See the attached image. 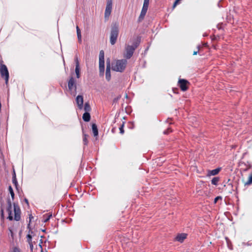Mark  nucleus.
Masks as SVG:
<instances>
[{
  "instance_id": "19",
  "label": "nucleus",
  "mask_w": 252,
  "mask_h": 252,
  "mask_svg": "<svg viewBox=\"0 0 252 252\" xmlns=\"http://www.w3.org/2000/svg\"><path fill=\"white\" fill-rule=\"evenodd\" d=\"M77 36L78 42L80 43L82 42L81 32L78 26L76 27Z\"/></svg>"
},
{
  "instance_id": "37",
  "label": "nucleus",
  "mask_w": 252,
  "mask_h": 252,
  "mask_svg": "<svg viewBox=\"0 0 252 252\" xmlns=\"http://www.w3.org/2000/svg\"><path fill=\"white\" fill-rule=\"evenodd\" d=\"M51 217H52V215L48 216L46 218L44 219V222H47L50 220V219Z\"/></svg>"
},
{
  "instance_id": "24",
  "label": "nucleus",
  "mask_w": 252,
  "mask_h": 252,
  "mask_svg": "<svg viewBox=\"0 0 252 252\" xmlns=\"http://www.w3.org/2000/svg\"><path fill=\"white\" fill-rule=\"evenodd\" d=\"M99 75L103 76L104 73L105 66H99Z\"/></svg>"
},
{
  "instance_id": "20",
  "label": "nucleus",
  "mask_w": 252,
  "mask_h": 252,
  "mask_svg": "<svg viewBox=\"0 0 252 252\" xmlns=\"http://www.w3.org/2000/svg\"><path fill=\"white\" fill-rule=\"evenodd\" d=\"M244 165L245 166V167L244 168L243 170L244 171H248L249 169H251V168H252V164H251V163L249 161H247V162L246 163H244Z\"/></svg>"
},
{
  "instance_id": "33",
  "label": "nucleus",
  "mask_w": 252,
  "mask_h": 252,
  "mask_svg": "<svg viewBox=\"0 0 252 252\" xmlns=\"http://www.w3.org/2000/svg\"><path fill=\"white\" fill-rule=\"evenodd\" d=\"M124 123H123V124L122 125V126L119 127L120 132L121 134H124V132H125L124 129Z\"/></svg>"
},
{
  "instance_id": "31",
  "label": "nucleus",
  "mask_w": 252,
  "mask_h": 252,
  "mask_svg": "<svg viewBox=\"0 0 252 252\" xmlns=\"http://www.w3.org/2000/svg\"><path fill=\"white\" fill-rule=\"evenodd\" d=\"M11 252H21V251L18 247H14Z\"/></svg>"
},
{
  "instance_id": "15",
  "label": "nucleus",
  "mask_w": 252,
  "mask_h": 252,
  "mask_svg": "<svg viewBox=\"0 0 252 252\" xmlns=\"http://www.w3.org/2000/svg\"><path fill=\"white\" fill-rule=\"evenodd\" d=\"M221 170L220 167L216 168L212 170H208L207 173L208 176H215L217 175Z\"/></svg>"
},
{
  "instance_id": "3",
  "label": "nucleus",
  "mask_w": 252,
  "mask_h": 252,
  "mask_svg": "<svg viewBox=\"0 0 252 252\" xmlns=\"http://www.w3.org/2000/svg\"><path fill=\"white\" fill-rule=\"evenodd\" d=\"M119 33V26L115 24L111 28L110 42L112 45H114L117 40Z\"/></svg>"
},
{
  "instance_id": "40",
  "label": "nucleus",
  "mask_w": 252,
  "mask_h": 252,
  "mask_svg": "<svg viewBox=\"0 0 252 252\" xmlns=\"http://www.w3.org/2000/svg\"><path fill=\"white\" fill-rule=\"evenodd\" d=\"M200 46L199 45H198L197 46L198 50H197V51H194V52H193V55H197V53L198 52V51H199V49H200Z\"/></svg>"
},
{
  "instance_id": "43",
  "label": "nucleus",
  "mask_w": 252,
  "mask_h": 252,
  "mask_svg": "<svg viewBox=\"0 0 252 252\" xmlns=\"http://www.w3.org/2000/svg\"><path fill=\"white\" fill-rule=\"evenodd\" d=\"M149 4V0H144L143 4L148 5Z\"/></svg>"
},
{
  "instance_id": "45",
  "label": "nucleus",
  "mask_w": 252,
  "mask_h": 252,
  "mask_svg": "<svg viewBox=\"0 0 252 252\" xmlns=\"http://www.w3.org/2000/svg\"><path fill=\"white\" fill-rule=\"evenodd\" d=\"M149 46L147 47V48L145 49V50L144 51V54L147 53L148 50H149Z\"/></svg>"
},
{
  "instance_id": "11",
  "label": "nucleus",
  "mask_w": 252,
  "mask_h": 252,
  "mask_svg": "<svg viewBox=\"0 0 252 252\" xmlns=\"http://www.w3.org/2000/svg\"><path fill=\"white\" fill-rule=\"evenodd\" d=\"M148 5L143 4L140 16L138 18V22H141L143 20L148 8Z\"/></svg>"
},
{
  "instance_id": "18",
  "label": "nucleus",
  "mask_w": 252,
  "mask_h": 252,
  "mask_svg": "<svg viewBox=\"0 0 252 252\" xmlns=\"http://www.w3.org/2000/svg\"><path fill=\"white\" fill-rule=\"evenodd\" d=\"M92 128L94 136H97L98 135V131L96 125L95 124H93L92 125Z\"/></svg>"
},
{
  "instance_id": "1",
  "label": "nucleus",
  "mask_w": 252,
  "mask_h": 252,
  "mask_svg": "<svg viewBox=\"0 0 252 252\" xmlns=\"http://www.w3.org/2000/svg\"><path fill=\"white\" fill-rule=\"evenodd\" d=\"M7 207L6 208V212L8 214V216L7 219L9 220H15L17 221H19L21 219V209L17 203H13V208H14V217H13L12 216V203L10 198H8L7 200Z\"/></svg>"
},
{
  "instance_id": "8",
  "label": "nucleus",
  "mask_w": 252,
  "mask_h": 252,
  "mask_svg": "<svg viewBox=\"0 0 252 252\" xmlns=\"http://www.w3.org/2000/svg\"><path fill=\"white\" fill-rule=\"evenodd\" d=\"M112 8V0H107V4L105 10V17H108L111 12Z\"/></svg>"
},
{
  "instance_id": "22",
  "label": "nucleus",
  "mask_w": 252,
  "mask_h": 252,
  "mask_svg": "<svg viewBox=\"0 0 252 252\" xmlns=\"http://www.w3.org/2000/svg\"><path fill=\"white\" fill-rule=\"evenodd\" d=\"M220 181V178L218 177H214L211 180V183L213 185H217L218 184V182Z\"/></svg>"
},
{
  "instance_id": "48",
  "label": "nucleus",
  "mask_w": 252,
  "mask_h": 252,
  "mask_svg": "<svg viewBox=\"0 0 252 252\" xmlns=\"http://www.w3.org/2000/svg\"><path fill=\"white\" fill-rule=\"evenodd\" d=\"M63 63H64V64H65V61L64 60H63Z\"/></svg>"
},
{
  "instance_id": "29",
  "label": "nucleus",
  "mask_w": 252,
  "mask_h": 252,
  "mask_svg": "<svg viewBox=\"0 0 252 252\" xmlns=\"http://www.w3.org/2000/svg\"><path fill=\"white\" fill-rule=\"evenodd\" d=\"M12 183L15 186L16 189L18 190V183L17 179H12Z\"/></svg>"
},
{
  "instance_id": "35",
  "label": "nucleus",
  "mask_w": 252,
  "mask_h": 252,
  "mask_svg": "<svg viewBox=\"0 0 252 252\" xmlns=\"http://www.w3.org/2000/svg\"><path fill=\"white\" fill-rule=\"evenodd\" d=\"M99 66H105L104 60H99Z\"/></svg>"
},
{
  "instance_id": "16",
  "label": "nucleus",
  "mask_w": 252,
  "mask_h": 252,
  "mask_svg": "<svg viewBox=\"0 0 252 252\" xmlns=\"http://www.w3.org/2000/svg\"><path fill=\"white\" fill-rule=\"evenodd\" d=\"M224 189L227 190L229 193H232L234 191L233 185L231 183H228L227 185H224Z\"/></svg>"
},
{
  "instance_id": "23",
  "label": "nucleus",
  "mask_w": 252,
  "mask_h": 252,
  "mask_svg": "<svg viewBox=\"0 0 252 252\" xmlns=\"http://www.w3.org/2000/svg\"><path fill=\"white\" fill-rule=\"evenodd\" d=\"M8 190H9V193H10V194L11 195L12 199L14 200L15 194H14V191L13 190V189H12V188L11 187V186H9L8 187Z\"/></svg>"
},
{
  "instance_id": "6",
  "label": "nucleus",
  "mask_w": 252,
  "mask_h": 252,
  "mask_svg": "<svg viewBox=\"0 0 252 252\" xmlns=\"http://www.w3.org/2000/svg\"><path fill=\"white\" fill-rule=\"evenodd\" d=\"M135 50L133 47L130 46L129 45H126L125 47L126 53L124 54V57L126 59H129L133 56L134 52Z\"/></svg>"
},
{
  "instance_id": "5",
  "label": "nucleus",
  "mask_w": 252,
  "mask_h": 252,
  "mask_svg": "<svg viewBox=\"0 0 252 252\" xmlns=\"http://www.w3.org/2000/svg\"><path fill=\"white\" fill-rule=\"evenodd\" d=\"M32 219H33V216H32V214H30L29 216V223L28 224V226H27L28 228L29 229V231L28 234H27V235L26 236L27 241L29 245L33 244V242L32 241V234H33V232L31 229V228H30V223Z\"/></svg>"
},
{
  "instance_id": "10",
  "label": "nucleus",
  "mask_w": 252,
  "mask_h": 252,
  "mask_svg": "<svg viewBox=\"0 0 252 252\" xmlns=\"http://www.w3.org/2000/svg\"><path fill=\"white\" fill-rule=\"evenodd\" d=\"M68 88L69 91H71L73 89L76 90V84L75 80L73 77H71L68 81Z\"/></svg>"
},
{
  "instance_id": "25",
  "label": "nucleus",
  "mask_w": 252,
  "mask_h": 252,
  "mask_svg": "<svg viewBox=\"0 0 252 252\" xmlns=\"http://www.w3.org/2000/svg\"><path fill=\"white\" fill-rule=\"evenodd\" d=\"M88 136H89L88 135H87L85 133H83V141L84 145H88V141L87 137Z\"/></svg>"
},
{
  "instance_id": "42",
  "label": "nucleus",
  "mask_w": 252,
  "mask_h": 252,
  "mask_svg": "<svg viewBox=\"0 0 252 252\" xmlns=\"http://www.w3.org/2000/svg\"><path fill=\"white\" fill-rule=\"evenodd\" d=\"M24 201L27 204V206L29 207V201H28V199H27L26 198H25L24 199Z\"/></svg>"
},
{
  "instance_id": "28",
  "label": "nucleus",
  "mask_w": 252,
  "mask_h": 252,
  "mask_svg": "<svg viewBox=\"0 0 252 252\" xmlns=\"http://www.w3.org/2000/svg\"><path fill=\"white\" fill-rule=\"evenodd\" d=\"M99 60H104V53L103 50H101L99 52Z\"/></svg>"
},
{
  "instance_id": "34",
  "label": "nucleus",
  "mask_w": 252,
  "mask_h": 252,
  "mask_svg": "<svg viewBox=\"0 0 252 252\" xmlns=\"http://www.w3.org/2000/svg\"><path fill=\"white\" fill-rule=\"evenodd\" d=\"M171 132H172V130H171V129L170 127H169L167 129L163 131V134H168L169 133H170Z\"/></svg>"
},
{
  "instance_id": "47",
  "label": "nucleus",
  "mask_w": 252,
  "mask_h": 252,
  "mask_svg": "<svg viewBox=\"0 0 252 252\" xmlns=\"http://www.w3.org/2000/svg\"><path fill=\"white\" fill-rule=\"evenodd\" d=\"M11 235L12 236L13 235V232L11 231Z\"/></svg>"
},
{
  "instance_id": "44",
  "label": "nucleus",
  "mask_w": 252,
  "mask_h": 252,
  "mask_svg": "<svg viewBox=\"0 0 252 252\" xmlns=\"http://www.w3.org/2000/svg\"><path fill=\"white\" fill-rule=\"evenodd\" d=\"M1 216L2 218L4 217V212L2 209H1Z\"/></svg>"
},
{
  "instance_id": "49",
  "label": "nucleus",
  "mask_w": 252,
  "mask_h": 252,
  "mask_svg": "<svg viewBox=\"0 0 252 252\" xmlns=\"http://www.w3.org/2000/svg\"><path fill=\"white\" fill-rule=\"evenodd\" d=\"M166 122H168V119L166 120Z\"/></svg>"
},
{
  "instance_id": "7",
  "label": "nucleus",
  "mask_w": 252,
  "mask_h": 252,
  "mask_svg": "<svg viewBox=\"0 0 252 252\" xmlns=\"http://www.w3.org/2000/svg\"><path fill=\"white\" fill-rule=\"evenodd\" d=\"M179 86L182 91H186L188 90V84L189 82L186 79H181L178 81Z\"/></svg>"
},
{
  "instance_id": "14",
  "label": "nucleus",
  "mask_w": 252,
  "mask_h": 252,
  "mask_svg": "<svg viewBox=\"0 0 252 252\" xmlns=\"http://www.w3.org/2000/svg\"><path fill=\"white\" fill-rule=\"evenodd\" d=\"M187 237V234L186 233H180L178 234L175 238V239L177 241H178L180 243H182L184 240L186 239Z\"/></svg>"
},
{
  "instance_id": "39",
  "label": "nucleus",
  "mask_w": 252,
  "mask_h": 252,
  "mask_svg": "<svg viewBox=\"0 0 252 252\" xmlns=\"http://www.w3.org/2000/svg\"><path fill=\"white\" fill-rule=\"evenodd\" d=\"M30 245V251L31 252H35L33 251V244L29 245Z\"/></svg>"
},
{
  "instance_id": "2",
  "label": "nucleus",
  "mask_w": 252,
  "mask_h": 252,
  "mask_svg": "<svg viewBox=\"0 0 252 252\" xmlns=\"http://www.w3.org/2000/svg\"><path fill=\"white\" fill-rule=\"evenodd\" d=\"M126 64V59L118 60L115 63L112 64V69L114 71L122 72L125 69Z\"/></svg>"
},
{
  "instance_id": "4",
  "label": "nucleus",
  "mask_w": 252,
  "mask_h": 252,
  "mask_svg": "<svg viewBox=\"0 0 252 252\" xmlns=\"http://www.w3.org/2000/svg\"><path fill=\"white\" fill-rule=\"evenodd\" d=\"M0 73L2 77H4L6 85L8 84L9 74L7 66L0 62Z\"/></svg>"
},
{
  "instance_id": "46",
  "label": "nucleus",
  "mask_w": 252,
  "mask_h": 252,
  "mask_svg": "<svg viewBox=\"0 0 252 252\" xmlns=\"http://www.w3.org/2000/svg\"><path fill=\"white\" fill-rule=\"evenodd\" d=\"M32 242H33V245H35V243H36L35 241H32Z\"/></svg>"
},
{
  "instance_id": "27",
  "label": "nucleus",
  "mask_w": 252,
  "mask_h": 252,
  "mask_svg": "<svg viewBox=\"0 0 252 252\" xmlns=\"http://www.w3.org/2000/svg\"><path fill=\"white\" fill-rule=\"evenodd\" d=\"M252 184V174L250 176L249 179L247 182L245 184L246 185H250Z\"/></svg>"
},
{
  "instance_id": "13",
  "label": "nucleus",
  "mask_w": 252,
  "mask_h": 252,
  "mask_svg": "<svg viewBox=\"0 0 252 252\" xmlns=\"http://www.w3.org/2000/svg\"><path fill=\"white\" fill-rule=\"evenodd\" d=\"M141 42V37L137 36L135 39L133 40L132 44L130 45V46L133 47V48L135 50L140 45Z\"/></svg>"
},
{
  "instance_id": "9",
  "label": "nucleus",
  "mask_w": 252,
  "mask_h": 252,
  "mask_svg": "<svg viewBox=\"0 0 252 252\" xmlns=\"http://www.w3.org/2000/svg\"><path fill=\"white\" fill-rule=\"evenodd\" d=\"M111 64L109 59L106 60V69L105 72V77L107 81L111 79Z\"/></svg>"
},
{
  "instance_id": "12",
  "label": "nucleus",
  "mask_w": 252,
  "mask_h": 252,
  "mask_svg": "<svg viewBox=\"0 0 252 252\" xmlns=\"http://www.w3.org/2000/svg\"><path fill=\"white\" fill-rule=\"evenodd\" d=\"M76 101L79 109L81 110L83 108V96L82 95H78L76 98Z\"/></svg>"
},
{
  "instance_id": "21",
  "label": "nucleus",
  "mask_w": 252,
  "mask_h": 252,
  "mask_svg": "<svg viewBox=\"0 0 252 252\" xmlns=\"http://www.w3.org/2000/svg\"><path fill=\"white\" fill-rule=\"evenodd\" d=\"M84 109L85 112H89L91 110V107L88 102L85 103Z\"/></svg>"
},
{
  "instance_id": "32",
  "label": "nucleus",
  "mask_w": 252,
  "mask_h": 252,
  "mask_svg": "<svg viewBox=\"0 0 252 252\" xmlns=\"http://www.w3.org/2000/svg\"><path fill=\"white\" fill-rule=\"evenodd\" d=\"M121 95H119L117 96V97H115L113 100V103H117L119 101V100L121 98Z\"/></svg>"
},
{
  "instance_id": "41",
  "label": "nucleus",
  "mask_w": 252,
  "mask_h": 252,
  "mask_svg": "<svg viewBox=\"0 0 252 252\" xmlns=\"http://www.w3.org/2000/svg\"><path fill=\"white\" fill-rule=\"evenodd\" d=\"M220 199H221V196H217L216 197L215 199H214V202L216 203H217V202L218 201V200Z\"/></svg>"
},
{
  "instance_id": "38",
  "label": "nucleus",
  "mask_w": 252,
  "mask_h": 252,
  "mask_svg": "<svg viewBox=\"0 0 252 252\" xmlns=\"http://www.w3.org/2000/svg\"><path fill=\"white\" fill-rule=\"evenodd\" d=\"M12 179H17L16 178V173H15L14 169H13V170Z\"/></svg>"
},
{
  "instance_id": "36",
  "label": "nucleus",
  "mask_w": 252,
  "mask_h": 252,
  "mask_svg": "<svg viewBox=\"0 0 252 252\" xmlns=\"http://www.w3.org/2000/svg\"><path fill=\"white\" fill-rule=\"evenodd\" d=\"M42 244V239H40V243L38 244V246L41 249V252H43Z\"/></svg>"
},
{
  "instance_id": "30",
  "label": "nucleus",
  "mask_w": 252,
  "mask_h": 252,
  "mask_svg": "<svg viewBox=\"0 0 252 252\" xmlns=\"http://www.w3.org/2000/svg\"><path fill=\"white\" fill-rule=\"evenodd\" d=\"M74 61L75 63V66H78V67H80V63L77 55H76L75 57Z\"/></svg>"
},
{
  "instance_id": "26",
  "label": "nucleus",
  "mask_w": 252,
  "mask_h": 252,
  "mask_svg": "<svg viewBox=\"0 0 252 252\" xmlns=\"http://www.w3.org/2000/svg\"><path fill=\"white\" fill-rule=\"evenodd\" d=\"M75 73L76 75V77L77 78H80V67H78V66H75Z\"/></svg>"
},
{
  "instance_id": "17",
  "label": "nucleus",
  "mask_w": 252,
  "mask_h": 252,
  "mask_svg": "<svg viewBox=\"0 0 252 252\" xmlns=\"http://www.w3.org/2000/svg\"><path fill=\"white\" fill-rule=\"evenodd\" d=\"M83 120L86 122H88L90 121L91 115L89 112H85L82 116Z\"/></svg>"
}]
</instances>
